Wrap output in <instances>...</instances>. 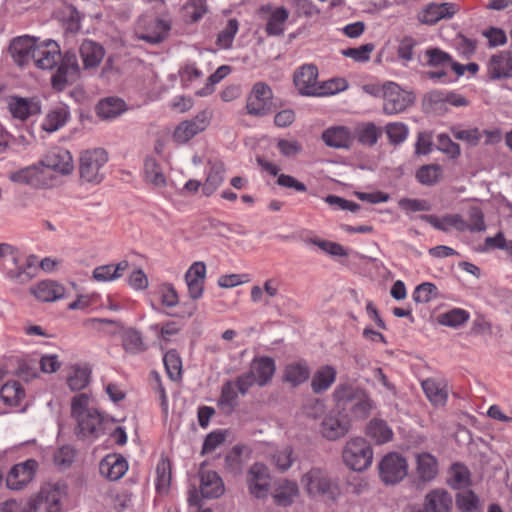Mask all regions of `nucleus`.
Returning <instances> with one entry per match:
<instances>
[{
  "mask_svg": "<svg viewBox=\"0 0 512 512\" xmlns=\"http://www.w3.org/2000/svg\"><path fill=\"white\" fill-rule=\"evenodd\" d=\"M33 61L38 68L43 70L57 68L51 77V85L56 91H63L67 85H72L80 77L76 52L67 50L62 54L58 43L53 40L37 43Z\"/></svg>",
  "mask_w": 512,
  "mask_h": 512,
  "instance_id": "1",
  "label": "nucleus"
},
{
  "mask_svg": "<svg viewBox=\"0 0 512 512\" xmlns=\"http://www.w3.org/2000/svg\"><path fill=\"white\" fill-rule=\"evenodd\" d=\"M333 396L337 408L345 414L349 413L354 419L368 418L375 407V402L365 389L350 384H339Z\"/></svg>",
  "mask_w": 512,
  "mask_h": 512,
  "instance_id": "2",
  "label": "nucleus"
},
{
  "mask_svg": "<svg viewBox=\"0 0 512 512\" xmlns=\"http://www.w3.org/2000/svg\"><path fill=\"white\" fill-rule=\"evenodd\" d=\"M108 162V153L103 148L83 151L79 158V176L85 183L98 185L104 178L103 168Z\"/></svg>",
  "mask_w": 512,
  "mask_h": 512,
  "instance_id": "3",
  "label": "nucleus"
},
{
  "mask_svg": "<svg viewBox=\"0 0 512 512\" xmlns=\"http://www.w3.org/2000/svg\"><path fill=\"white\" fill-rule=\"evenodd\" d=\"M342 459L349 469L363 472L372 464L373 449L366 439L351 438L343 448Z\"/></svg>",
  "mask_w": 512,
  "mask_h": 512,
  "instance_id": "4",
  "label": "nucleus"
},
{
  "mask_svg": "<svg viewBox=\"0 0 512 512\" xmlns=\"http://www.w3.org/2000/svg\"><path fill=\"white\" fill-rule=\"evenodd\" d=\"M273 108L272 88L263 81L254 83L246 99V113L252 117L262 118L270 114Z\"/></svg>",
  "mask_w": 512,
  "mask_h": 512,
  "instance_id": "5",
  "label": "nucleus"
},
{
  "mask_svg": "<svg viewBox=\"0 0 512 512\" xmlns=\"http://www.w3.org/2000/svg\"><path fill=\"white\" fill-rule=\"evenodd\" d=\"M378 472L385 485H395L407 476L408 462L400 453L390 452L379 462Z\"/></svg>",
  "mask_w": 512,
  "mask_h": 512,
  "instance_id": "6",
  "label": "nucleus"
},
{
  "mask_svg": "<svg viewBox=\"0 0 512 512\" xmlns=\"http://www.w3.org/2000/svg\"><path fill=\"white\" fill-rule=\"evenodd\" d=\"M301 482L309 495L335 499L337 487L332 483L325 470L313 467L303 475Z\"/></svg>",
  "mask_w": 512,
  "mask_h": 512,
  "instance_id": "7",
  "label": "nucleus"
},
{
  "mask_svg": "<svg viewBox=\"0 0 512 512\" xmlns=\"http://www.w3.org/2000/svg\"><path fill=\"white\" fill-rule=\"evenodd\" d=\"M383 111L387 115H394L405 111L413 103V96L400 88L394 82L383 86Z\"/></svg>",
  "mask_w": 512,
  "mask_h": 512,
  "instance_id": "8",
  "label": "nucleus"
},
{
  "mask_svg": "<svg viewBox=\"0 0 512 512\" xmlns=\"http://www.w3.org/2000/svg\"><path fill=\"white\" fill-rule=\"evenodd\" d=\"M39 464L35 459L13 465L6 476V486L10 490L25 488L35 477Z\"/></svg>",
  "mask_w": 512,
  "mask_h": 512,
  "instance_id": "9",
  "label": "nucleus"
},
{
  "mask_svg": "<svg viewBox=\"0 0 512 512\" xmlns=\"http://www.w3.org/2000/svg\"><path fill=\"white\" fill-rule=\"evenodd\" d=\"M351 429V420L348 414L332 411L321 422V434L329 441L343 438Z\"/></svg>",
  "mask_w": 512,
  "mask_h": 512,
  "instance_id": "10",
  "label": "nucleus"
},
{
  "mask_svg": "<svg viewBox=\"0 0 512 512\" xmlns=\"http://www.w3.org/2000/svg\"><path fill=\"white\" fill-rule=\"evenodd\" d=\"M210 120L209 112L203 110L199 112L194 118L185 120L177 125L173 132V140L178 144H185L194 136L204 131Z\"/></svg>",
  "mask_w": 512,
  "mask_h": 512,
  "instance_id": "11",
  "label": "nucleus"
},
{
  "mask_svg": "<svg viewBox=\"0 0 512 512\" xmlns=\"http://www.w3.org/2000/svg\"><path fill=\"white\" fill-rule=\"evenodd\" d=\"M247 485L251 495L261 499L267 496L270 488L269 469L263 463L256 462L248 470Z\"/></svg>",
  "mask_w": 512,
  "mask_h": 512,
  "instance_id": "12",
  "label": "nucleus"
},
{
  "mask_svg": "<svg viewBox=\"0 0 512 512\" xmlns=\"http://www.w3.org/2000/svg\"><path fill=\"white\" fill-rule=\"evenodd\" d=\"M459 11L455 3H428L417 15L418 21L426 25H435L442 19H451Z\"/></svg>",
  "mask_w": 512,
  "mask_h": 512,
  "instance_id": "13",
  "label": "nucleus"
},
{
  "mask_svg": "<svg viewBox=\"0 0 512 512\" xmlns=\"http://www.w3.org/2000/svg\"><path fill=\"white\" fill-rule=\"evenodd\" d=\"M9 178L15 183L29 185L33 188H46L50 186L49 180H51L39 162L11 173Z\"/></svg>",
  "mask_w": 512,
  "mask_h": 512,
  "instance_id": "14",
  "label": "nucleus"
},
{
  "mask_svg": "<svg viewBox=\"0 0 512 512\" xmlns=\"http://www.w3.org/2000/svg\"><path fill=\"white\" fill-rule=\"evenodd\" d=\"M318 68L314 64H304L293 75V82L300 95L314 96L318 90Z\"/></svg>",
  "mask_w": 512,
  "mask_h": 512,
  "instance_id": "15",
  "label": "nucleus"
},
{
  "mask_svg": "<svg viewBox=\"0 0 512 512\" xmlns=\"http://www.w3.org/2000/svg\"><path fill=\"white\" fill-rule=\"evenodd\" d=\"M39 163L45 171L49 169L61 175H70L74 170L73 157L68 150L63 148L49 151Z\"/></svg>",
  "mask_w": 512,
  "mask_h": 512,
  "instance_id": "16",
  "label": "nucleus"
},
{
  "mask_svg": "<svg viewBox=\"0 0 512 512\" xmlns=\"http://www.w3.org/2000/svg\"><path fill=\"white\" fill-rule=\"evenodd\" d=\"M37 40L30 36H20L14 38L9 45V52L14 62L23 67L27 65L30 59L33 60V53L36 50Z\"/></svg>",
  "mask_w": 512,
  "mask_h": 512,
  "instance_id": "17",
  "label": "nucleus"
},
{
  "mask_svg": "<svg viewBox=\"0 0 512 512\" xmlns=\"http://www.w3.org/2000/svg\"><path fill=\"white\" fill-rule=\"evenodd\" d=\"M76 421L75 432L78 438H98L102 433L104 417L98 411L84 413L76 418Z\"/></svg>",
  "mask_w": 512,
  "mask_h": 512,
  "instance_id": "18",
  "label": "nucleus"
},
{
  "mask_svg": "<svg viewBox=\"0 0 512 512\" xmlns=\"http://www.w3.org/2000/svg\"><path fill=\"white\" fill-rule=\"evenodd\" d=\"M453 498L444 488L431 489L425 496L422 503V512H451Z\"/></svg>",
  "mask_w": 512,
  "mask_h": 512,
  "instance_id": "19",
  "label": "nucleus"
},
{
  "mask_svg": "<svg viewBox=\"0 0 512 512\" xmlns=\"http://www.w3.org/2000/svg\"><path fill=\"white\" fill-rule=\"evenodd\" d=\"M249 372L255 377L256 384L264 387L271 382L276 372L275 360L269 356L254 357L250 363Z\"/></svg>",
  "mask_w": 512,
  "mask_h": 512,
  "instance_id": "20",
  "label": "nucleus"
},
{
  "mask_svg": "<svg viewBox=\"0 0 512 512\" xmlns=\"http://www.w3.org/2000/svg\"><path fill=\"white\" fill-rule=\"evenodd\" d=\"M204 463L199 470L200 492L203 498L216 499L224 494L222 478L215 471L204 470Z\"/></svg>",
  "mask_w": 512,
  "mask_h": 512,
  "instance_id": "21",
  "label": "nucleus"
},
{
  "mask_svg": "<svg viewBox=\"0 0 512 512\" xmlns=\"http://www.w3.org/2000/svg\"><path fill=\"white\" fill-rule=\"evenodd\" d=\"M491 80L509 79L512 77V55L510 51H502L492 55L487 68Z\"/></svg>",
  "mask_w": 512,
  "mask_h": 512,
  "instance_id": "22",
  "label": "nucleus"
},
{
  "mask_svg": "<svg viewBox=\"0 0 512 512\" xmlns=\"http://www.w3.org/2000/svg\"><path fill=\"white\" fill-rule=\"evenodd\" d=\"M206 265L204 262H195L187 270L185 280L188 286L189 296L193 300L199 299L204 291Z\"/></svg>",
  "mask_w": 512,
  "mask_h": 512,
  "instance_id": "23",
  "label": "nucleus"
},
{
  "mask_svg": "<svg viewBox=\"0 0 512 512\" xmlns=\"http://www.w3.org/2000/svg\"><path fill=\"white\" fill-rule=\"evenodd\" d=\"M170 30V22L160 18H155L148 23L142 33L137 35V38L149 44L156 45L167 39Z\"/></svg>",
  "mask_w": 512,
  "mask_h": 512,
  "instance_id": "24",
  "label": "nucleus"
},
{
  "mask_svg": "<svg viewBox=\"0 0 512 512\" xmlns=\"http://www.w3.org/2000/svg\"><path fill=\"white\" fill-rule=\"evenodd\" d=\"M439 465L437 458L428 453L422 452L416 455V474L421 483H430L438 475Z\"/></svg>",
  "mask_w": 512,
  "mask_h": 512,
  "instance_id": "25",
  "label": "nucleus"
},
{
  "mask_svg": "<svg viewBox=\"0 0 512 512\" xmlns=\"http://www.w3.org/2000/svg\"><path fill=\"white\" fill-rule=\"evenodd\" d=\"M66 486L57 483L55 485H45L38 492L41 503L45 504L46 512H62V499Z\"/></svg>",
  "mask_w": 512,
  "mask_h": 512,
  "instance_id": "26",
  "label": "nucleus"
},
{
  "mask_svg": "<svg viewBox=\"0 0 512 512\" xmlns=\"http://www.w3.org/2000/svg\"><path fill=\"white\" fill-rule=\"evenodd\" d=\"M324 143L336 149H349L354 141L350 129L346 126H334L326 129L322 133Z\"/></svg>",
  "mask_w": 512,
  "mask_h": 512,
  "instance_id": "27",
  "label": "nucleus"
},
{
  "mask_svg": "<svg viewBox=\"0 0 512 512\" xmlns=\"http://www.w3.org/2000/svg\"><path fill=\"white\" fill-rule=\"evenodd\" d=\"M8 110L13 118L24 121L30 116L39 114L41 106L33 99L11 96L8 101Z\"/></svg>",
  "mask_w": 512,
  "mask_h": 512,
  "instance_id": "28",
  "label": "nucleus"
},
{
  "mask_svg": "<svg viewBox=\"0 0 512 512\" xmlns=\"http://www.w3.org/2000/svg\"><path fill=\"white\" fill-rule=\"evenodd\" d=\"M128 469L126 459L121 455H107L99 464L101 475L110 481H117L122 478Z\"/></svg>",
  "mask_w": 512,
  "mask_h": 512,
  "instance_id": "29",
  "label": "nucleus"
},
{
  "mask_svg": "<svg viewBox=\"0 0 512 512\" xmlns=\"http://www.w3.org/2000/svg\"><path fill=\"white\" fill-rule=\"evenodd\" d=\"M30 292L42 302H54L64 297L65 288L53 280H44L30 288Z\"/></svg>",
  "mask_w": 512,
  "mask_h": 512,
  "instance_id": "30",
  "label": "nucleus"
},
{
  "mask_svg": "<svg viewBox=\"0 0 512 512\" xmlns=\"http://www.w3.org/2000/svg\"><path fill=\"white\" fill-rule=\"evenodd\" d=\"M79 52L85 69L97 67L105 55L103 46L90 39L83 40Z\"/></svg>",
  "mask_w": 512,
  "mask_h": 512,
  "instance_id": "31",
  "label": "nucleus"
},
{
  "mask_svg": "<svg viewBox=\"0 0 512 512\" xmlns=\"http://www.w3.org/2000/svg\"><path fill=\"white\" fill-rule=\"evenodd\" d=\"M448 473L447 485L453 490L466 489L472 485L471 472L465 464L453 463Z\"/></svg>",
  "mask_w": 512,
  "mask_h": 512,
  "instance_id": "32",
  "label": "nucleus"
},
{
  "mask_svg": "<svg viewBox=\"0 0 512 512\" xmlns=\"http://www.w3.org/2000/svg\"><path fill=\"white\" fill-rule=\"evenodd\" d=\"M422 389L433 405H445L448 399L447 385L443 381L428 378L421 383Z\"/></svg>",
  "mask_w": 512,
  "mask_h": 512,
  "instance_id": "33",
  "label": "nucleus"
},
{
  "mask_svg": "<svg viewBox=\"0 0 512 512\" xmlns=\"http://www.w3.org/2000/svg\"><path fill=\"white\" fill-rule=\"evenodd\" d=\"M337 376L336 369L331 365L322 366L318 369L312 378L311 389L315 394L327 391L335 382Z\"/></svg>",
  "mask_w": 512,
  "mask_h": 512,
  "instance_id": "34",
  "label": "nucleus"
},
{
  "mask_svg": "<svg viewBox=\"0 0 512 512\" xmlns=\"http://www.w3.org/2000/svg\"><path fill=\"white\" fill-rule=\"evenodd\" d=\"M126 109L125 102L116 97H108L99 101L96 106V113L101 119H114Z\"/></svg>",
  "mask_w": 512,
  "mask_h": 512,
  "instance_id": "35",
  "label": "nucleus"
},
{
  "mask_svg": "<svg viewBox=\"0 0 512 512\" xmlns=\"http://www.w3.org/2000/svg\"><path fill=\"white\" fill-rule=\"evenodd\" d=\"M310 377V368L305 362H293L288 364L283 373V380L297 387L306 382Z\"/></svg>",
  "mask_w": 512,
  "mask_h": 512,
  "instance_id": "36",
  "label": "nucleus"
},
{
  "mask_svg": "<svg viewBox=\"0 0 512 512\" xmlns=\"http://www.w3.org/2000/svg\"><path fill=\"white\" fill-rule=\"evenodd\" d=\"M289 18V11L284 6L277 7L271 11L266 26L265 32L269 36H281L285 30V23Z\"/></svg>",
  "mask_w": 512,
  "mask_h": 512,
  "instance_id": "37",
  "label": "nucleus"
},
{
  "mask_svg": "<svg viewBox=\"0 0 512 512\" xmlns=\"http://www.w3.org/2000/svg\"><path fill=\"white\" fill-rule=\"evenodd\" d=\"M382 136V130L373 122L362 123L355 128L353 137L359 144L367 147H373Z\"/></svg>",
  "mask_w": 512,
  "mask_h": 512,
  "instance_id": "38",
  "label": "nucleus"
},
{
  "mask_svg": "<svg viewBox=\"0 0 512 512\" xmlns=\"http://www.w3.org/2000/svg\"><path fill=\"white\" fill-rule=\"evenodd\" d=\"M127 260L120 261L117 265L107 264L96 267L93 270V278L98 282H107L120 278L128 268Z\"/></svg>",
  "mask_w": 512,
  "mask_h": 512,
  "instance_id": "39",
  "label": "nucleus"
},
{
  "mask_svg": "<svg viewBox=\"0 0 512 512\" xmlns=\"http://www.w3.org/2000/svg\"><path fill=\"white\" fill-rule=\"evenodd\" d=\"M225 167L222 162H215L211 165L210 171L203 184L202 192L205 196H211L224 181Z\"/></svg>",
  "mask_w": 512,
  "mask_h": 512,
  "instance_id": "40",
  "label": "nucleus"
},
{
  "mask_svg": "<svg viewBox=\"0 0 512 512\" xmlns=\"http://www.w3.org/2000/svg\"><path fill=\"white\" fill-rule=\"evenodd\" d=\"M366 434L371 437L377 444L389 442L393 438V432L382 419H372L366 428Z\"/></svg>",
  "mask_w": 512,
  "mask_h": 512,
  "instance_id": "41",
  "label": "nucleus"
},
{
  "mask_svg": "<svg viewBox=\"0 0 512 512\" xmlns=\"http://www.w3.org/2000/svg\"><path fill=\"white\" fill-rule=\"evenodd\" d=\"M298 495L296 483L284 480L279 483L273 494L274 502L278 506L287 507L293 503L294 497Z\"/></svg>",
  "mask_w": 512,
  "mask_h": 512,
  "instance_id": "42",
  "label": "nucleus"
},
{
  "mask_svg": "<svg viewBox=\"0 0 512 512\" xmlns=\"http://www.w3.org/2000/svg\"><path fill=\"white\" fill-rule=\"evenodd\" d=\"M2 401L9 406H18L25 397V390L18 381H8L0 389Z\"/></svg>",
  "mask_w": 512,
  "mask_h": 512,
  "instance_id": "43",
  "label": "nucleus"
},
{
  "mask_svg": "<svg viewBox=\"0 0 512 512\" xmlns=\"http://www.w3.org/2000/svg\"><path fill=\"white\" fill-rule=\"evenodd\" d=\"M442 176L443 170L439 164L422 165L415 174L417 181L425 186L436 185L441 180Z\"/></svg>",
  "mask_w": 512,
  "mask_h": 512,
  "instance_id": "44",
  "label": "nucleus"
},
{
  "mask_svg": "<svg viewBox=\"0 0 512 512\" xmlns=\"http://www.w3.org/2000/svg\"><path fill=\"white\" fill-rule=\"evenodd\" d=\"M69 119V111L67 106H59L46 115L42 124V129L47 132H55L61 128Z\"/></svg>",
  "mask_w": 512,
  "mask_h": 512,
  "instance_id": "45",
  "label": "nucleus"
},
{
  "mask_svg": "<svg viewBox=\"0 0 512 512\" xmlns=\"http://www.w3.org/2000/svg\"><path fill=\"white\" fill-rule=\"evenodd\" d=\"M171 461L167 457H162L156 467V490L158 493H167L172 478Z\"/></svg>",
  "mask_w": 512,
  "mask_h": 512,
  "instance_id": "46",
  "label": "nucleus"
},
{
  "mask_svg": "<svg viewBox=\"0 0 512 512\" xmlns=\"http://www.w3.org/2000/svg\"><path fill=\"white\" fill-rule=\"evenodd\" d=\"M423 108L426 113L444 114L447 111L445 94L438 90L427 93L423 98Z\"/></svg>",
  "mask_w": 512,
  "mask_h": 512,
  "instance_id": "47",
  "label": "nucleus"
},
{
  "mask_svg": "<svg viewBox=\"0 0 512 512\" xmlns=\"http://www.w3.org/2000/svg\"><path fill=\"white\" fill-rule=\"evenodd\" d=\"M122 345L124 350L130 354H139L146 350L141 333L133 328L124 331Z\"/></svg>",
  "mask_w": 512,
  "mask_h": 512,
  "instance_id": "48",
  "label": "nucleus"
},
{
  "mask_svg": "<svg viewBox=\"0 0 512 512\" xmlns=\"http://www.w3.org/2000/svg\"><path fill=\"white\" fill-rule=\"evenodd\" d=\"M166 373L172 381H180L182 378V359L179 353L171 349L163 357Z\"/></svg>",
  "mask_w": 512,
  "mask_h": 512,
  "instance_id": "49",
  "label": "nucleus"
},
{
  "mask_svg": "<svg viewBox=\"0 0 512 512\" xmlns=\"http://www.w3.org/2000/svg\"><path fill=\"white\" fill-rule=\"evenodd\" d=\"M144 172L146 180L155 186H165L166 177L162 171L160 164L153 157H146L144 161Z\"/></svg>",
  "mask_w": 512,
  "mask_h": 512,
  "instance_id": "50",
  "label": "nucleus"
},
{
  "mask_svg": "<svg viewBox=\"0 0 512 512\" xmlns=\"http://www.w3.org/2000/svg\"><path fill=\"white\" fill-rule=\"evenodd\" d=\"M455 504L460 512L480 511L479 497L470 489L457 493L455 497Z\"/></svg>",
  "mask_w": 512,
  "mask_h": 512,
  "instance_id": "51",
  "label": "nucleus"
},
{
  "mask_svg": "<svg viewBox=\"0 0 512 512\" xmlns=\"http://www.w3.org/2000/svg\"><path fill=\"white\" fill-rule=\"evenodd\" d=\"M470 318L469 312L461 308H453L438 316V322L441 325L458 328L465 324Z\"/></svg>",
  "mask_w": 512,
  "mask_h": 512,
  "instance_id": "52",
  "label": "nucleus"
},
{
  "mask_svg": "<svg viewBox=\"0 0 512 512\" xmlns=\"http://www.w3.org/2000/svg\"><path fill=\"white\" fill-rule=\"evenodd\" d=\"M234 382L227 380L221 387V394L218 399V406L221 408H228L233 411L238 405V393L236 391Z\"/></svg>",
  "mask_w": 512,
  "mask_h": 512,
  "instance_id": "53",
  "label": "nucleus"
},
{
  "mask_svg": "<svg viewBox=\"0 0 512 512\" xmlns=\"http://www.w3.org/2000/svg\"><path fill=\"white\" fill-rule=\"evenodd\" d=\"M238 29L239 22L237 19H229L226 26L218 33L216 45L222 49H230Z\"/></svg>",
  "mask_w": 512,
  "mask_h": 512,
  "instance_id": "54",
  "label": "nucleus"
},
{
  "mask_svg": "<svg viewBox=\"0 0 512 512\" xmlns=\"http://www.w3.org/2000/svg\"><path fill=\"white\" fill-rule=\"evenodd\" d=\"M385 133L389 143L392 146H398L407 139L409 129L407 125L402 122H392L385 126Z\"/></svg>",
  "mask_w": 512,
  "mask_h": 512,
  "instance_id": "55",
  "label": "nucleus"
},
{
  "mask_svg": "<svg viewBox=\"0 0 512 512\" xmlns=\"http://www.w3.org/2000/svg\"><path fill=\"white\" fill-rule=\"evenodd\" d=\"M91 370L87 367H75L73 373L68 377L67 383L71 390L80 391L90 382Z\"/></svg>",
  "mask_w": 512,
  "mask_h": 512,
  "instance_id": "56",
  "label": "nucleus"
},
{
  "mask_svg": "<svg viewBox=\"0 0 512 512\" xmlns=\"http://www.w3.org/2000/svg\"><path fill=\"white\" fill-rule=\"evenodd\" d=\"M419 45L417 39L412 36H404L397 46V57L403 63H408L414 58V49Z\"/></svg>",
  "mask_w": 512,
  "mask_h": 512,
  "instance_id": "57",
  "label": "nucleus"
},
{
  "mask_svg": "<svg viewBox=\"0 0 512 512\" xmlns=\"http://www.w3.org/2000/svg\"><path fill=\"white\" fill-rule=\"evenodd\" d=\"M242 448L235 445L225 456L224 468L227 472L237 475L242 470Z\"/></svg>",
  "mask_w": 512,
  "mask_h": 512,
  "instance_id": "58",
  "label": "nucleus"
},
{
  "mask_svg": "<svg viewBox=\"0 0 512 512\" xmlns=\"http://www.w3.org/2000/svg\"><path fill=\"white\" fill-rule=\"evenodd\" d=\"M438 289L435 284L431 282H424L418 285L413 294L412 298L416 303H428L432 299L437 298Z\"/></svg>",
  "mask_w": 512,
  "mask_h": 512,
  "instance_id": "59",
  "label": "nucleus"
},
{
  "mask_svg": "<svg viewBox=\"0 0 512 512\" xmlns=\"http://www.w3.org/2000/svg\"><path fill=\"white\" fill-rule=\"evenodd\" d=\"M347 87L348 83L345 79L333 78L319 84L316 97L334 95L338 92L344 91Z\"/></svg>",
  "mask_w": 512,
  "mask_h": 512,
  "instance_id": "60",
  "label": "nucleus"
},
{
  "mask_svg": "<svg viewBox=\"0 0 512 512\" xmlns=\"http://www.w3.org/2000/svg\"><path fill=\"white\" fill-rule=\"evenodd\" d=\"M425 55L428 58L426 65L430 67H445L452 62L451 55L437 47L427 49Z\"/></svg>",
  "mask_w": 512,
  "mask_h": 512,
  "instance_id": "61",
  "label": "nucleus"
},
{
  "mask_svg": "<svg viewBox=\"0 0 512 512\" xmlns=\"http://www.w3.org/2000/svg\"><path fill=\"white\" fill-rule=\"evenodd\" d=\"M76 450L70 445L60 447L54 454V463L60 469L69 468L74 462Z\"/></svg>",
  "mask_w": 512,
  "mask_h": 512,
  "instance_id": "62",
  "label": "nucleus"
},
{
  "mask_svg": "<svg viewBox=\"0 0 512 512\" xmlns=\"http://www.w3.org/2000/svg\"><path fill=\"white\" fill-rule=\"evenodd\" d=\"M375 49L373 43H366L357 48H347L342 50V55L352 58L356 62H367L370 59L371 52Z\"/></svg>",
  "mask_w": 512,
  "mask_h": 512,
  "instance_id": "63",
  "label": "nucleus"
},
{
  "mask_svg": "<svg viewBox=\"0 0 512 512\" xmlns=\"http://www.w3.org/2000/svg\"><path fill=\"white\" fill-rule=\"evenodd\" d=\"M184 9L189 13L191 23H196L208 12L207 0H187Z\"/></svg>",
  "mask_w": 512,
  "mask_h": 512,
  "instance_id": "64",
  "label": "nucleus"
}]
</instances>
